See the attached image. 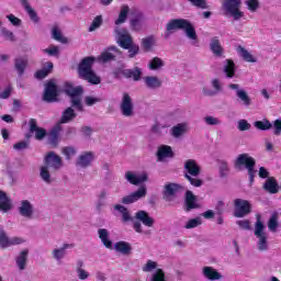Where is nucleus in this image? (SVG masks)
Wrapping results in <instances>:
<instances>
[{"mask_svg": "<svg viewBox=\"0 0 281 281\" xmlns=\"http://www.w3.org/2000/svg\"><path fill=\"white\" fill-rule=\"evenodd\" d=\"M116 34V43H119L120 47L123 49H128V58H135L137 54H139V46L133 43V37L126 29H115Z\"/></svg>", "mask_w": 281, "mask_h": 281, "instance_id": "1", "label": "nucleus"}, {"mask_svg": "<svg viewBox=\"0 0 281 281\" xmlns=\"http://www.w3.org/2000/svg\"><path fill=\"white\" fill-rule=\"evenodd\" d=\"M93 63H95V58L93 57H86L79 64V76L82 80H87L90 85H100L102 80L95 72L93 71Z\"/></svg>", "mask_w": 281, "mask_h": 281, "instance_id": "2", "label": "nucleus"}, {"mask_svg": "<svg viewBox=\"0 0 281 281\" xmlns=\"http://www.w3.org/2000/svg\"><path fill=\"white\" fill-rule=\"evenodd\" d=\"M175 30H183L184 34L190 41H196V29L189 20L186 19H173L167 24V32H175Z\"/></svg>", "mask_w": 281, "mask_h": 281, "instance_id": "3", "label": "nucleus"}, {"mask_svg": "<svg viewBox=\"0 0 281 281\" xmlns=\"http://www.w3.org/2000/svg\"><path fill=\"white\" fill-rule=\"evenodd\" d=\"M184 179L191 183L194 188H201L203 180L199 179L201 175V167L196 164V160L189 159L184 162Z\"/></svg>", "mask_w": 281, "mask_h": 281, "instance_id": "4", "label": "nucleus"}, {"mask_svg": "<svg viewBox=\"0 0 281 281\" xmlns=\"http://www.w3.org/2000/svg\"><path fill=\"white\" fill-rule=\"evenodd\" d=\"M256 223H255V236L258 239L257 240V249L259 251H269V236L267 235V232H265L266 226L265 223H262V216L260 214L256 215Z\"/></svg>", "mask_w": 281, "mask_h": 281, "instance_id": "5", "label": "nucleus"}, {"mask_svg": "<svg viewBox=\"0 0 281 281\" xmlns=\"http://www.w3.org/2000/svg\"><path fill=\"white\" fill-rule=\"evenodd\" d=\"M64 91L66 95H69L71 106L77 109V111H83L82 93L85 90L82 89V86L74 87V85L70 82H66L64 86Z\"/></svg>", "mask_w": 281, "mask_h": 281, "instance_id": "6", "label": "nucleus"}, {"mask_svg": "<svg viewBox=\"0 0 281 281\" xmlns=\"http://www.w3.org/2000/svg\"><path fill=\"white\" fill-rule=\"evenodd\" d=\"M225 16H233L234 21H240L245 13L240 11V1H226L223 4Z\"/></svg>", "mask_w": 281, "mask_h": 281, "instance_id": "7", "label": "nucleus"}, {"mask_svg": "<svg viewBox=\"0 0 281 281\" xmlns=\"http://www.w3.org/2000/svg\"><path fill=\"white\" fill-rule=\"evenodd\" d=\"M251 214V203L247 200L235 199L234 200V216L235 218H245Z\"/></svg>", "mask_w": 281, "mask_h": 281, "instance_id": "8", "label": "nucleus"}, {"mask_svg": "<svg viewBox=\"0 0 281 281\" xmlns=\"http://www.w3.org/2000/svg\"><path fill=\"white\" fill-rule=\"evenodd\" d=\"M236 170H254L256 168V159L249 156V154H240L234 161Z\"/></svg>", "mask_w": 281, "mask_h": 281, "instance_id": "9", "label": "nucleus"}, {"mask_svg": "<svg viewBox=\"0 0 281 281\" xmlns=\"http://www.w3.org/2000/svg\"><path fill=\"white\" fill-rule=\"evenodd\" d=\"M181 190H183V187L181 184L172 183V182L165 184L162 190L164 201H166L167 203L172 202L173 199L177 196V194L181 192Z\"/></svg>", "mask_w": 281, "mask_h": 281, "instance_id": "10", "label": "nucleus"}, {"mask_svg": "<svg viewBox=\"0 0 281 281\" xmlns=\"http://www.w3.org/2000/svg\"><path fill=\"white\" fill-rule=\"evenodd\" d=\"M121 113L124 117H133L135 115V105H133V99L126 92L123 93L121 101Z\"/></svg>", "mask_w": 281, "mask_h": 281, "instance_id": "11", "label": "nucleus"}, {"mask_svg": "<svg viewBox=\"0 0 281 281\" xmlns=\"http://www.w3.org/2000/svg\"><path fill=\"white\" fill-rule=\"evenodd\" d=\"M125 179L132 186H140V183H146L148 181V173L146 172H135V171H126Z\"/></svg>", "mask_w": 281, "mask_h": 281, "instance_id": "12", "label": "nucleus"}, {"mask_svg": "<svg viewBox=\"0 0 281 281\" xmlns=\"http://www.w3.org/2000/svg\"><path fill=\"white\" fill-rule=\"evenodd\" d=\"M43 100L44 102H58V86L54 81L45 86Z\"/></svg>", "mask_w": 281, "mask_h": 281, "instance_id": "13", "label": "nucleus"}, {"mask_svg": "<svg viewBox=\"0 0 281 281\" xmlns=\"http://www.w3.org/2000/svg\"><path fill=\"white\" fill-rule=\"evenodd\" d=\"M25 240L21 237H8L5 234V231L1 229L0 231V247L2 249H8V247H12L14 245H23Z\"/></svg>", "mask_w": 281, "mask_h": 281, "instance_id": "14", "label": "nucleus"}, {"mask_svg": "<svg viewBox=\"0 0 281 281\" xmlns=\"http://www.w3.org/2000/svg\"><path fill=\"white\" fill-rule=\"evenodd\" d=\"M44 166L53 168V170H60L63 168V158L54 151H49L44 158Z\"/></svg>", "mask_w": 281, "mask_h": 281, "instance_id": "15", "label": "nucleus"}, {"mask_svg": "<svg viewBox=\"0 0 281 281\" xmlns=\"http://www.w3.org/2000/svg\"><path fill=\"white\" fill-rule=\"evenodd\" d=\"M116 58H122V52L117 47L111 46L99 56L98 60L99 63H111Z\"/></svg>", "mask_w": 281, "mask_h": 281, "instance_id": "16", "label": "nucleus"}, {"mask_svg": "<svg viewBox=\"0 0 281 281\" xmlns=\"http://www.w3.org/2000/svg\"><path fill=\"white\" fill-rule=\"evenodd\" d=\"M29 127L30 133L35 135V139H37V142H41L47 137V130L40 127L38 122L35 119H31L29 121Z\"/></svg>", "mask_w": 281, "mask_h": 281, "instance_id": "17", "label": "nucleus"}, {"mask_svg": "<svg viewBox=\"0 0 281 281\" xmlns=\"http://www.w3.org/2000/svg\"><path fill=\"white\" fill-rule=\"evenodd\" d=\"M146 194H148L146 187H140L138 188L137 191L133 192L132 194L122 198L121 203H123L124 205H131V203H137L139 199H145Z\"/></svg>", "mask_w": 281, "mask_h": 281, "instance_id": "18", "label": "nucleus"}, {"mask_svg": "<svg viewBox=\"0 0 281 281\" xmlns=\"http://www.w3.org/2000/svg\"><path fill=\"white\" fill-rule=\"evenodd\" d=\"M228 87L229 89H233V91H236V97L240 100L244 106H251V98H249L247 91L240 89L238 83H231Z\"/></svg>", "mask_w": 281, "mask_h": 281, "instance_id": "19", "label": "nucleus"}, {"mask_svg": "<svg viewBox=\"0 0 281 281\" xmlns=\"http://www.w3.org/2000/svg\"><path fill=\"white\" fill-rule=\"evenodd\" d=\"M19 214L24 218H32L34 216V204L29 200H22L18 207Z\"/></svg>", "mask_w": 281, "mask_h": 281, "instance_id": "20", "label": "nucleus"}, {"mask_svg": "<svg viewBox=\"0 0 281 281\" xmlns=\"http://www.w3.org/2000/svg\"><path fill=\"white\" fill-rule=\"evenodd\" d=\"M74 247H76V245L64 243L60 248H54L52 250V257L56 262H63V259L67 256V249H74Z\"/></svg>", "mask_w": 281, "mask_h": 281, "instance_id": "21", "label": "nucleus"}, {"mask_svg": "<svg viewBox=\"0 0 281 281\" xmlns=\"http://www.w3.org/2000/svg\"><path fill=\"white\" fill-rule=\"evenodd\" d=\"M93 159H95V154H93V151H85L78 157L76 166L78 168H89V166L93 164Z\"/></svg>", "mask_w": 281, "mask_h": 281, "instance_id": "22", "label": "nucleus"}, {"mask_svg": "<svg viewBox=\"0 0 281 281\" xmlns=\"http://www.w3.org/2000/svg\"><path fill=\"white\" fill-rule=\"evenodd\" d=\"M133 18L131 19L130 25L134 32H140L144 26V13L137 10L132 12Z\"/></svg>", "mask_w": 281, "mask_h": 281, "instance_id": "23", "label": "nucleus"}, {"mask_svg": "<svg viewBox=\"0 0 281 281\" xmlns=\"http://www.w3.org/2000/svg\"><path fill=\"white\" fill-rule=\"evenodd\" d=\"M156 155L157 161H166L167 159H172V157H175V151H172V147L162 145L158 147Z\"/></svg>", "mask_w": 281, "mask_h": 281, "instance_id": "24", "label": "nucleus"}, {"mask_svg": "<svg viewBox=\"0 0 281 281\" xmlns=\"http://www.w3.org/2000/svg\"><path fill=\"white\" fill-rule=\"evenodd\" d=\"M144 85L147 89H151L153 91L157 89H161V85L164 82L157 76H146L143 78Z\"/></svg>", "mask_w": 281, "mask_h": 281, "instance_id": "25", "label": "nucleus"}, {"mask_svg": "<svg viewBox=\"0 0 281 281\" xmlns=\"http://www.w3.org/2000/svg\"><path fill=\"white\" fill-rule=\"evenodd\" d=\"M202 276L206 278V280H211V281L223 280V274H221L218 270L210 266H205L202 268Z\"/></svg>", "mask_w": 281, "mask_h": 281, "instance_id": "26", "label": "nucleus"}, {"mask_svg": "<svg viewBox=\"0 0 281 281\" xmlns=\"http://www.w3.org/2000/svg\"><path fill=\"white\" fill-rule=\"evenodd\" d=\"M184 204L186 212H192V210H196L199 207V202H196V196L192 191L186 192Z\"/></svg>", "mask_w": 281, "mask_h": 281, "instance_id": "27", "label": "nucleus"}, {"mask_svg": "<svg viewBox=\"0 0 281 281\" xmlns=\"http://www.w3.org/2000/svg\"><path fill=\"white\" fill-rule=\"evenodd\" d=\"M188 131H190L188 123H179L171 127L170 135H172L175 139H181V137H183Z\"/></svg>", "mask_w": 281, "mask_h": 281, "instance_id": "28", "label": "nucleus"}, {"mask_svg": "<svg viewBox=\"0 0 281 281\" xmlns=\"http://www.w3.org/2000/svg\"><path fill=\"white\" fill-rule=\"evenodd\" d=\"M63 127L60 124L55 125L47 135L48 144L50 146H58V137L60 136V132Z\"/></svg>", "mask_w": 281, "mask_h": 281, "instance_id": "29", "label": "nucleus"}, {"mask_svg": "<svg viewBox=\"0 0 281 281\" xmlns=\"http://www.w3.org/2000/svg\"><path fill=\"white\" fill-rule=\"evenodd\" d=\"M136 221H139L145 225V227H153L155 225V220L148 215L146 211H138L135 214Z\"/></svg>", "mask_w": 281, "mask_h": 281, "instance_id": "30", "label": "nucleus"}, {"mask_svg": "<svg viewBox=\"0 0 281 281\" xmlns=\"http://www.w3.org/2000/svg\"><path fill=\"white\" fill-rule=\"evenodd\" d=\"M211 87L213 90H204V95H209L212 98L214 95H218V93L223 91V83L221 82V79H212Z\"/></svg>", "mask_w": 281, "mask_h": 281, "instance_id": "31", "label": "nucleus"}, {"mask_svg": "<svg viewBox=\"0 0 281 281\" xmlns=\"http://www.w3.org/2000/svg\"><path fill=\"white\" fill-rule=\"evenodd\" d=\"M30 254L29 249L22 250L18 257L15 258V263L19 271H25V267H27V256Z\"/></svg>", "mask_w": 281, "mask_h": 281, "instance_id": "32", "label": "nucleus"}, {"mask_svg": "<svg viewBox=\"0 0 281 281\" xmlns=\"http://www.w3.org/2000/svg\"><path fill=\"white\" fill-rule=\"evenodd\" d=\"M98 234H99V238H100L102 245H104V247L106 249H113V241L109 238V236H110L109 229L99 228Z\"/></svg>", "mask_w": 281, "mask_h": 281, "instance_id": "33", "label": "nucleus"}, {"mask_svg": "<svg viewBox=\"0 0 281 281\" xmlns=\"http://www.w3.org/2000/svg\"><path fill=\"white\" fill-rule=\"evenodd\" d=\"M10 210H12V200L5 192L0 191V212L8 213Z\"/></svg>", "mask_w": 281, "mask_h": 281, "instance_id": "34", "label": "nucleus"}, {"mask_svg": "<svg viewBox=\"0 0 281 281\" xmlns=\"http://www.w3.org/2000/svg\"><path fill=\"white\" fill-rule=\"evenodd\" d=\"M210 49L217 58L223 57V46L218 37H213L210 43Z\"/></svg>", "mask_w": 281, "mask_h": 281, "instance_id": "35", "label": "nucleus"}, {"mask_svg": "<svg viewBox=\"0 0 281 281\" xmlns=\"http://www.w3.org/2000/svg\"><path fill=\"white\" fill-rule=\"evenodd\" d=\"M122 75L124 78H133L135 82L142 80V69L139 67H135L134 69H124L122 70Z\"/></svg>", "mask_w": 281, "mask_h": 281, "instance_id": "36", "label": "nucleus"}, {"mask_svg": "<svg viewBox=\"0 0 281 281\" xmlns=\"http://www.w3.org/2000/svg\"><path fill=\"white\" fill-rule=\"evenodd\" d=\"M223 71L226 78H234L236 76V64L232 59H226L224 61Z\"/></svg>", "mask_w": 281, "mask_h": 281, "instance_id": "37", "label": "nucleus"}, {"mask_svg": "<svg viewBox=\"0 0 281 281\" xmlns=\"http://www.w3.org/2000/svg\"><path fill=\"white\" fill-rule=\"evenodd\" d=\"M114 249L119 254H122L123 256H128L131 251H133V247H131V244L128 241H117L114 244Z\"/></svg>", "mask_w": 281, "mask_h": 281, "instance_id": "38", "label": "nucleus"}, {"mask_svg": "<svg viewBox=\"0 0 281 281\" xmlns=\"http://www.w3.org/2000/svg\"><path fill=\"white\" fill-rule=\"evenodd\" d=\"M40 177L44 183L47 186H52L54 183V178H52V173L49 172V167L43 165L40 167Z\"/></svg>", "mask_w": 281, "mask_h": 281, "instance_id": "39", "label": "nucleus"}, {"mask_svg": "<svg viewBox=\"0 0 281 281\" xmlns=\"http://www.w3.org/2000/svg\"><path fill=\"white\" fill-rule=\"evenodd\" d=\"M14 67L18 76L21 78L25 74V69H27V60L23 57H18L14 59Z\"/></svg>", "mask_w": 281, "mask_h": 281, "instance_id": "40", "label": "nucleus"}, {"mask_svg": "<svg viewBox=\"0 0 281 281\" xmlns=\"http://www.w3.org/2000/svg\"><path fill=\"white\" fill-rule=\"evenodd\" d=\"M52 69H54V64L52 61H48L46 67L35 72V78L37 80H43V78H47V76L52 74Z\"/></svg>", "mask_w": 281, "mask_h": 281, "instance_id": "41", "label": "nucleus"}, {"mask_svg": "<svg viewBox=\"0 0 281 281\" xmlns=\"http://www.w3.org/2000/svg\"><path fill=\"white\" fill-rule=\"evenodd\" d=\"M263 189L266 192H270V194H278V182L274 178H268L263 184Z\"/></svg>", "mask_w": 281, "mask_h": 281, "instance_id": "42", "label": "nucleus"}, {"mask_svg": "<svg viewBox=\"0 0 281 281\" xmlns=\"http://www.w3.org/2000/svg\"><path fill=\"white\" fill-rule=\"evenodd\" d=\"M128 12H131L128 5H123L121 8L119 18L115 20V25H122V23H126V19H128Z\"/></svg>", "mask_w": 281, "mask_h": 281, "instance_id": "43", "label": "nucleus"}, {"mask_svg": "<svg viewBox=\"0 0 281 281\" xmlns=\"http://www.w3.org/2000/svg\"><path fill=\"white\" fill-rule=\"evenodd\" d=\"M237 53H238L239 56L243 57V59L246 63H256V57H254V55H251V53H249L247 49H245V47L238 46L237 47Z\"/></svg>", "mask_w": 281, "mask_h": 281, "instance_id": "44", "label": "nucleus"}, {"mask_svg": "<svg viewBox=\"0 0 281 281\" xmlns=\"http://www.w3.org/2000/svg\"><path fill=\"white\" fill-rule=\"evenodd\" d=\"M76 112L72 108H67L61 116V124H67L68 122H71V120H75Z\"/></svg>", "mask_w": 281, "mask_h": 281, "instance_id": "45", "label": "nucleus"}, {"mask_svg": "<svg viewBox=\"0 0 281 281\" xmlns=\"http://www.w3.org/2000/svg\"><path fill=\"white\" fill-rule=\"evenodd\" d=\"M164 61L159 57H154L148 63V69L151 71H158V69H161L164 67Z\"/></svg>", "mask_w": 281, "mask_h": 281, "instance_id": "46", "label": "nucleus"}, {"mask_svg": "<svg viewBox=\"0 0 281 281\" xmlns=\"http://www.w3.org/2000/svg\"><path fill=\"white\" fill-rule=\"evenodd\" d=\"M255 128H258L259 131H269L270 128H273V123L269 122V120L265 119L262 121H257L254 123Z\"/></svg>", "mask_w": 281, "mask_h": 281, "instance_id": "47", "label": "nucleus"}, {"mask_svg": "<svg viewBox=\"0 0 281 281\" xmlns=\"http://www.w3.org/2000/svg\"><path fill=\"white\" fill-rule=\"evenodd\" d=\"M22 5L27 12L31 21H33V23H38V14H36V11H34L26 1L22 2Z\"/></svg>", "mask_w": 281, "mask_h": 281, "instance_id": "48", "label": "nucleus"}, {"mask_svg": "<svg viewBox=\"0 0 281 281\" xmlns=\"http://www.w3.org/2000/svg\"><path fill=\"white\" fill-rule=\"evenodd\" d=\"M155 36H148L143 38L142 41V46L145 49V52H150V49H153V47H155Z\"/></svg>", "mask_w": 281, "mask_h": 281, "instance_id": "49", "label": "nucleus"}, {"mask_svg": "<svg viewBox=\"0 0 281 281\" xmlns=\"http://www.w3.org/2000/svg\"><path fill=\"white\" fill-rule=\"evenodd\" d=\"M199 225H203V220L201 217H194L189 220L183 227L184 229H194Z\"/></svg>", "mask_w": 281, "mask_h": 281, "instance_id": "50", "label": "nucleus"}, {"mask_svg": "<svg viewBox=\"0 0 281 281\" xmlns=\"http://www.w3.org/2000/svg\"><path fill=\"white\" fill-rule=\"evenodd\" d=\"M0 36H3L4 41H10L11 43H14V41H16V38L14 37V33L5 27L1 29Z\"/></svg>", "mask_w": 281, "mask_h": 281, "instance_id": "51", "label": "nucleus"}, {"mask_svg": "<svg viewBox=\"0 0 281 281\" xmlns=\"http://www.w3.org/2000/svg\"><path fill=\"white\" fill-rule=\"evenodd\" d=\"M52 36L55 41H58L59 43H67V37H63V33L58 27H53Z\"/></svg>", "mask_w": 281, "mask_h": 281, "instance_id": "52", "label": "nucleus"}, {"mask_svg": "<svg viewBox=\"0 0 281 281\" xmlns=\"http://www.w3.org/2000/svg\"><path fill=\"white\" fill-rule=\"evenodd\" d=\"M204 122L207 126H221L222 121L218 117L215 116H205Z\"/></svg>", "mask_w": 281, "mask_h": 281, "instance_id": "53", "label": "nucleus"}, {"mask_svg": "<svg viewBox=\"0 0 281 281\" xmlns=\"http://www.w3.org/2000/svg\"><path fill=\"white\" fill-rule=\"evenodd\" d=\"M218 166H220L221 177H227V175L229 172V164H227V161H225V160H220Z\"/></svg>", "mask_w": 281, "mask_h": 281, "instance_id": "54", "label": "nucleus"}, {"mask_svg": "<svg viewBox=\"0 0 281 281\" xmlns=\"http://www.w3.org/2000/svg\"><path fill=\"white\" fill-rule=\"evenodd\" d=\"M102 25V15H97L89 26V32H95Z\"/></svg>", "mask_w": 281, "mask_h": 281, "instance_id": "55", "label": "nucleus"}, {"mask_svg": "<svg viewBox=\"0 0 281 281\" xmlns=\"http://www.w3.org/2000/svg\"><path fill=\"white\" fill-rule=\"evenodd\" d=\"M278 225V215L272 214L268 222V229H270L271 232H277Z\"/></svg>", "mask_w": 281, "mask_h": 281, "instance_id": "56", "label": "nucleus"}, {"mask_svg": "<svg viewBox=\"0 0 281 281\" xmlns=\"http://www.w3.org/2000/svg\"><path fill=\"white\" fill-rule=\"evenodd\" d=\"M98 102H102V98L91 95L85 97V104L87 106H93V104H98Z\"/></svg>", "mask_w": 281, "mask_h": 281, "instance_id": "57", "label": "nucleus"}, {"mask_svg": "<svg viewBox=\"0 0 281 281\" xmlns=\"http://www.w3.org/2000/svg\"><path fill=\"white\" fill-rule=\"evenodd\" d=\"M236 225L246 232L251 231V221L249 220H239L236 222Z\"/></svg>", "mask_w": 281, "mask_h": 281, "instance_id": "58", "label": "nucleus"}, {"mask_svg": "<svg viewBox=\"0 0 281 281\" xmlns=\"http://www.w3.org/2000/svg\"><path fill=\"white\" fill-rule=\"evenodd\" d=\"M27 148H30V142L29 140H22V142L15 143L13 145V149L18 150V151L27 150Z\"/></svg>", "mask_w": 281, "mask_h": 281, "instance_id": "59", "label": "nucleus"}, {"mask_svg": "<svg viewBox=\"0 0 281 281\" xmlns=\"http://www.w3.org/2000/svg\"><path fill=\"white\" fill-rule=\"evenodd\" d=\"M63 155H65L66 159L69 160L74 155H76V148L71 146L64 147L61 150Z\"/></svg>", "mask_w": 281, "mask_h": 281, "instance_id": "60", "label": "nucleus"}, {"mask_svg": "<svg viewBox=\"0 0 281 281\" xmlns=\"http://www.w3.org/2000/svg\"><path fill=\"white\" fill-rule=\"evenodd\" d=\"M237 128L238 131H249V128H251V124H249L247 120L241 119L237 122Z\"/></svg>", "mask_w": 281, "mask_h": 281, "instance_id": "61", "label": "nucleus"}, {"mask_svg": "<svg viewBox=\"0 0 281 281\" xmlns=\"http://www.w3.org/2000/svg\"><path fill=\"white\" fill-rule=\"evenodd\" d=\"M151 281H166V274L164 273V270H156V272L151 277Z\"/></svg>", "mask_w": 281, "mask_h": 281, "instance_id": "62", "label": "nucleus"}, {"mask_svg": "<svg viewBox=\"0 0 281 281\" xmlns=\"http://www.w3.org/2000/svg\"><path fill=\"white\" fill-rule=\"evenodd\" d=\"M246 7L249 10V12H258V9L260 8V2H258V1H246Z\"/></svg>", "mask_w": 281, "mask_h": 281, "instance_id": "63", "label": "nucleus"}, {"mask_svg": "<svg viewBox=\"0 0 281 281\" xmlns=\"http://www.w3.org/2000/svg\"><path fill=\"white\" fill-rule=\"evenodd\" d=\"M272 126L274 128V135H280L281 134V119H278L276 120L273 123H272Z\"/></svg>", "mask_w": 281, "mask_h": 281, "instance_id": "64", "label": "nucleus"}]
</instances>
